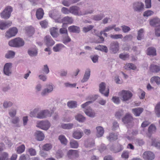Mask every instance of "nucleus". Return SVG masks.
Segmentation results:
<instances>
[{
  "mask_svg": "<svg viewBox=\"0 0 160 160\" xmlns=\"http://www.w3.org/2000/svg\"><path fill=\"white\" fill-rule=\"evenodd\" d=\"M160 23V20L157 18H154L150 21V25L152 26L157 27Z\"/></svg>",
  "mask_w": 160,
  "mask_h": 160,
  "instance_id": "31",
  "label": "nucleus"
},
{
  "mask_svg": "<svg viewBox=\"0 0 160 160\" xmlns=\"http://www.w3.org/2000/svg\"><path fill=\"white\" fill-rule=\"evenodd\" d=\"M58 28L54 27L51 28L50 29V34L53 38L57 37L58 36Z\"/></svg>",
  "mask_w": 160,
  "mask_h": 160,
  "instance_id": "24",
  "label": "nucleus"
},
{
  "mask_svg": "<svg viewBox=\"0 0 160 160\" xmlns=\"http://www.w3.org/2000/svg\"><path fill=\"white\" fill-rule=\"evenodd\" d=\"M155 34L157 37L160 36V25L156 27L155 28Z\"/></svg>",
  "mask_w": 160,
  "mask_h": 160,
  "instance_id": "64",
  "label": "nucleus"
},
{
  "mask_svg": "<svg viewBox=\"0 0 160 160\" xmlns=\"http://www.w3.org/2000/svg\"><path fill=\"white\" fill-rule=\"evenodd\" d=\"M52 148V145L50 143L46 144L43 145L42 147V149L44 150L48 151Z\"/></svg>",
  "mask_w": 160,
  "mask_h": 160,
  "instance_id": "57",
  "label": "nucleus"
},
{
  "mask_svg": "<svg viewBox=\"0 0 160 160\" xmlns=\"http://www.w3.org/2000/svg\"><path fill=\"white\" fill-rule=\"evenodd\" d=\"M12 66V63H6L4 65L3 72L4 74L7 75H9L11 73L10 68Z\"/></svg>",
  "mask_w": 160,
  "mask_h": 160,
  "instance_id": "17",
  "label": "nucleus"
},
{
  "mask_svg": "<svg viewBox=\"0 0 160 160\" xmlns=\"http://www.w3.org/2000/svg\"><path fill=\"white\" fill-rule=\"evenodd\" d=\"M62 28H61V35H65V34H68V31L67 29V25L66 24L62 25Z\"/></svg>",
  "mask_w": 160,
  "mask_h": 160,
  "instance_id": "45",
  "label": "nucleus"
},
{
  "mask_svg": "<svg viewBox=\"0 0 160 160\" xmlns=\"http://www.w3.org/2000/svg\"><path fill=\"white\" fill-rule=\"evenodd\" d=\"M44 11L43 9L41 8H38L36 12V16L38 19H42L44 15Z\"/></svg>",
  "mask_w": 160,
  "mask_h": 160,
  "instance_id": "30",
  "label": "nucleus"
},
{
  "mask_svg": "<svg viewBox=\"0 0 160 160\" xmlns=\"http://www.w3.org/2000/svg\"><path fill=\"white\" fill-rule=\"evenodd\" d=\"M18 32V30L16 27L11 28L6 33L5 36L8 38L15 36Z\"/></svg>",
  "mask_w": 160,
  "mask_h": 160,
  "instance_id": "8",
  "label": "nucleus"
},
{
  "mask_svg": "<svg viewBox=\"0 0 160 160\" xmlns=\"http://www.w3.org/2000/svg\"><path fill=\"white\" fill-rule=\"evenodd\" d=\"M93 12V10L90 9L80 11L79 16L84 15L88 14H91Z\"/></svg>",
  "mask_w": 160,
  "mask_h": 160,
  "instance_id": "41",
  "label": "nucleus"
},
{
  "mask_svg": "<svg viewBox=\"0 0 160 160\" xmlns=\"http://www.w3.org/2000/svg\"><path fill=\"white\" fill-rule=\"evenodd\" d=\"M36 126L42 129L46 130L50 127V123L48 121H41L37 122Z\"/></svg>",
  "mask_w": 160,
  "mask_h": 160,
  "instance_id": "6",
  "label": "nucleus"
},
{
  "mask_svg": "<svg viewBox=\"0 0 160 160\" xmlns=\"http://www.w3.org/2000/svg\"><path fill=\"white\" fill-rule=\"evenodd\" d=\"M73 19L71 17L68 16H66L63 18L62 20V22L63 24H71L72 23Z\"/></svg>",
  "mask_w": 160,
  "mask_h": 160,
  "instance_id": "23",
  "label": "nucleus"
},
{
  "mask_svg": "<svg viewBox=\"0 0 160 160\" xmlns=\"http://www.w3.org/2000/svg\"><path fill=\"white\" fill-rule=\"evenodd\" d=\"M132 96V92L128 90H123L120 92L121 99L123 102H127L131 99Z\"/></svg>",
  "mask_w": 160,
  "mask_h": 160,
  "instance_id": "2",
  "label": "nucleus"
},
{
  "mask_svg": "<svg viewBox=\"0 0 160 160\" xmlns=\"http://www.w3.org/2000/svg\"><path fill=\"white\" fill-rule=\"evenodd\" d=\"M90 75V69L89 68L87 69L85 72L82 79L81 80L82 83L87 82L89 79Z\"/></svg>",
  "mask_w": 160,
  "mask_h": 160,
  "instance_id": "22",
  "label": "nucleus"
},
{
  "mask_svg": "<svg viewBox=\"0 0 160 160\" xmlns=\"http://www.w3.org/2000/svg\"><path fill=\"white\" fill-rule=\"evenodd\" d=\"M110 37L113 39H122L123 38V37L122 35L121 34L115 35L111 34L110 35Z\"/></svg>",
  "mask_w": 160,
  "mask_h": 160,
  "instance_id": "55",
  "label": "nucleus"
},
{
  "mask_svg": "<svg viewBox=\"0 0 160 160\" xmlns=\"http://www.w3.org/2000/svg\"><path fill=\"white\" fill-rule=\"evenodd\" d=\"M143 158L146 160H152L154 158L155 155L150 151L145 152L142 155Z\"/></svg>",
  "mask_w": 160,
  "mask_h": 160,
  "instance_id": "9",
  "label": "nucleus"
},
{
  "mask_svg": "<svg viewBox=\"0 0 160 160\" xmlns=\"http://www.w3.org/2000/svg\"><path fill=\"white\" fill-rule=\"evenodd\" d=\"M49 15L50 17L55 20L56 22H59L60 20L59 10L56 9H53L49 12Z\"/></svg>",
  "mask_w": 160,
  "mask_h": 160,
  "instance_id": "4",
  "label": "nucleus"
},
{
  "mask_svg": "<svg viewBox=\"0 0 160 160\" xmlns=\"http://www.w3.org/2000/svg\"><path fill=\"white\" fill-rule=\"evenodd\" d=\"M73 124L69 123L66 124H62L61 127L64 129H69L72 128L73 127Z\"/></svg>",
  "mask_w": 160,
  "mask_h": 160,
  "instance_id": "44",
  "label": "nucleus"
},
{
  "mask_svg": "<svg viewBox=\"0 0 160 160\" xmlns=\"http://www.w3.org/2000/svg\"><path fill=\"white\" fill-rule=\"evenodd\" d=\"M103 14H98L94 15L92 17V19L95 21H99L102 19L103 17Z\"/></svg>",
  "mask_w": 160,
  "mask_h": 160,
  "instance_id": "54",
  "label": "nucleus"
},
{
  "mask_svg": "<svg viewBox=\"0 0 160 160\" xmlns=\"http://www.w3.org/2000/svg\"><path fill=\"white\" fill-rule=\"evenodd\" d=\"M150 69L152 72L157 73L160 71V66L154 64H151L150 66Z\"/></svg>",
  "mask_w": 160,
  "mask_h": 160,
  "instance_id": "21",
  "label": "nucleus"
},
{
  "mask_svg": "<svg viewBox=\"0 0 160 160\" xmlns=\"http://www.w3.org/2000/svg\"><path fill=\"white\" fill-rule=\"evenodd\" d=\"M8 157V154L6 152H4L0 154V160H7Z\"/></svg>",
  "mask_w": 160,
  "mask_h": 160,
  "instance_id": "56",
  "label": "nucleus"
},
{
  "mask_svg": "<svg viewBox=\"0 0 160 160\" xmlns=\"http://www.w3.org/2000/svg\"><path fill=\"white\" fill-rule=\"evenodd\" d=\"M12 8L10 6H8L6 7L3 11L1 13L0 15L2 18L5 19H8L11 16V14L12 12Z\"/></svg>",
  "mask_w": 160,
  "mask_h": 160,
  "instance_id": "3",
  "label": "nucleus"
},
{
  "mask_svg": "<svg viewBox=\"0 0 160 160\" xmlns=\"http://www.w3.org/2000/svg\"><path fill=\"white\" fill-rule=\"evenodd\" d=\"M48 110L42 111L37 114V117L38 118L42 119L46 118L47 116H51Z\"/></svg>",
  "mask_w": 160,
  "mask_h": 160,
  "instance_id": "12",
  "label": "nucleus"
},
{
  "mask_svg": "<svg viewBox=\"0 0 160 160\" xmlns=\"http://www.w3.org/2000/svg\"><path fill=\"white\" fill-rule=\"evenodd\" d=\"M143 109L142 108H138L132 109V112L134 115L137 117L139 116L143 111Z\"/></svg>",
  "mask_w": 160,
  "mask_h": 160,
  "instance_id": "32",
  "label": "nucleus"
},
{
  "mask_svg": "<svg viewBox=\"0 0 160 160\" xmlns=\"http://www.w3.org/2000/svg\"><path fill=\"white\" fill-rule=\"evenodd\" d=\"M123 149V147L120 144L118 145L116 147L113 145H112L110 148L111 150L114 153L119 152L122 150Z\"/></svg>",
  "mask_w": 160,
  "mask_h": 160,
  "instance_id": "19",
  "label": "nucleus"
},
{
  "mask_svg": "<svg viewBox=\"0 0 160 160\" xmlns=\"http://www.w3.org/2000/svg\"><path fill=\"white\" fill-rule=\"evenodd\" d=\"M40 24L42 28H46L48 26V23L47 21L46 20H44L41 21L40 22Z\"/></svg>",
  "mask_w": 160,
  "mask_h": 160,
  "instance_id": "62",
  "label": "nucleus"
},
{
  "mask_svg": "<svg viewBox=\"0 0 160 160\" xmlns=\"http://www.w3.org/2000/svg\"><path fill=\"white\" fill-rule=\"evenodd\" d=\"M84 112L87 116L93 118L95 116V112L90 108L87 109L85 110Z\"/></svg>",
  "mask_w": 160,
  "mask_h": 160,
  "instance_id": "26",
  "label": "nucleus"
},
{
  "mask_svg": "<svg viewBox=\"0 0 160 160\" xmlns=\"http://www.w3.org/2000/svg\"><path fill=\"white\" fill-rule=\"evenodd\" d=\"M132 120V117L130 114L128 113L122 119V122L126 124L131 122Z\"/></svg>",
  "mask_w": 160,
  "mask_h": 160,
  "instance_id": "20",
  "label": "nucleus"
},
{
  "mask_svg": "<svg viewBox=\"0 0 160 160\" xmlns=\"http://www.w3.org/2000/svg\"><path fill=\"white\" fill-rule=\"evenodd\" d=\"M144 30L143 29H141L138 32V35L137 37L138 40H140L142 39L143 38Z\"/></svg>",
  "mask_w": 160,
  "mask_h": 160,
  "instance_id": "51",
  "label": "nucleus"
},
{
  "mask_svg": "<svg viewBox=\"0 0 160 160\" xmlns=\"http://www.w3.org/2000/svg\"><path fill=\"white\" fill-rule=\"evenodd\" d=\"M107 139L110 141L115 140L117 139L118 136L114 133H111L107 137Z\"/></svg>",
  "mask_w": 160,
  "mask_h": 160,
  "instance_id": "46",
  "label": "nucleus"
},
{
  "mask_svg": "<svg viewBox=\"0 0 160 160\" xmlns=\"http://www.w3.org/2000/svg\"><path fill=\"white\" fill-rule=\"evenodd\" d=\"M99 91L100 92L106 97L108 96L109 89L106 87V84L103 82H101L99 85Z\"/></svg>",
  "mask_w": 160,
  "mask_h": 160,
  "instance_id": "5",
  "label": "nucleus"
},
{
  "mask_svg": "<svg viewBox=\"0 0 160 160\" xmlns=\"http://www.w3.org/2000/svg\"><path fill=\"white\" fill-rule=\"evenodd\" d=\"M156 131V126L152 124L150 125L148 130V132L147 133V135L149 138H150L152 134L155 133Z\"/></svg>",
  "mask_w": 160,
  "mask_h": 160,
  "instance_id": "13",
  "label": "nucleus"
},
{
  "mask_svg": "<svg viewBox=\"0 0 160 160\" xmlns=\"http://www.w3.org/2000/svg\"><path fill=\"white\" fill-rule=\"evenodd\" d=\"M109 49L114 53H116L119 49V44L117 41H113L110 45Z\"/></svg>",
  "mask_w": 160,
  "mask_h": 160,
  "instance_id": "7",
  "label": "nucleus"
},
{
  "mask_svg": "<svg viewBox=\"0 0 160 160\" xmlns=\"http://www.w3.org/2000/svg\"><path fill=\"white\" fill-rule=\"evenodd\" d=\"M70 13L74 15L79 16L80 11V8L76 6H73L70 8Z\"/></svg>",
  "mask_w": 160,
  "mask_h": 160,
  "instance_id": "16",
  "label": "nucleus"
},
{
  "mask_svg": "<svg viewBox=\"0 0 160 160\" xmlns=\"http://www.w3.org/2000/svg\"><path fill=\"white\" fill-rule=\"evenodd\" d=\"M47 86L48 87V88L45 89L41 93L42 95H45L47 93L50 92L53 90V87L52 85H48Z\"/></svg>",
  "mask_w": 160,
  "mask_h": 160,
  "instance_id": "34",
  "label": "nucleus"
},
{
  "mask_svg": "<svg viewBox=\"0 0 160 160\" xmlns=\"http://www.w3.org/2000/svg\"><path fill=\"white\" fill-rule=\"evenodd\" d=\"M68 141L65 136L63 135H61V143L62 144L66 146L68 143Z\"/></svg>",
  "mask_w": 160,
  "mask_h": 160,
  "instance_id": "53",
  "label": "nucleus"
},
{
  "mask_svg": "<svg viewBox=\"0 0 160 160\" xmlns=\"http://www.w3.org/2000/svg\"><path fill=\"white\" fill-rule=\"evenodd\" d=\"M62 42L65 44H67L71 41V39L68 34L61 36Z\"/></svg>",
  "mask_w": 160,
  "mask_h": 160,
  "instance_id": "29",
  "label": "nucleus"
},
{
  "mask_svg": "<svg viewBox=\"0 0 160 160\" xmlns=\"http://www.w3.org/2000/svg\"><path fill=\"white\" fill-rule=\"evenodd\" d=\"M155 112L158 117H160V102H158L155 107Z\"/></svg>",
  "mask_w": 160,
  "mask_h": 160,
  "instance_id": "40",
  "label": "nucleus"
},
{
  "mask_svg": "<svg viewBox=\"0 0 160 160\" xmlns=\"http://www.w3.org/2000/svg\"><path fill=\"white\" fill-rule=\"evenodd\" d=\"M28 53L31 56H35L37 54V51L35 46L33 49H30L28 51Z\"/></svg>",
  "mask_w": 160,
  "mask_h": 160,
  "instance_id": "43",
  "label": "nucleus"
},
{
  "mask_svg": "<svg viewBox=\"0 0 160 160\" xmlns=\"http://www.w3.org/2000/svg\"><path fill=\"white\" fill-rule=\"evenodd\" d=\"M97 130V136L98 137H100L103 134L104 131L103 128L101 126L97 127L96 128Z\"/></svg>",
  "mask_w": 160,
  "mask_h": 160,
  "instance_id": "35",
  "label": "nucleus"
},
{
  "mask_svg": "<svg viewBox=\"0 0 160 160\" xmlns=\"http://www.w3.org/2000/svg\"><path fill=\"white\" fill-rule=\"evenodd\" d=\"M42 71L43 73L47 74L49 73V70L47 65H45L43 66V67L42 68Z\"/></svg>",
  "mask_w": 160,
  "mask_h": 160,
  "instance_id": "63",
  "label": "nucleus"
},
{
  "mask_svg": "<svg viewBox=\"0 0 160 160\" xmlns=\"http://www.w3.org/2000/svg\"><path fill=\"white\" fill-rule=\"evenodd\" d=\"M147 54L149 55L156 56V51L155 48L152 47H149L147 50Z\"/></svg>",
  "mask_w": 160,
  "mask_h": 160,
  "instance_id": "33",
  "label": "nucleus"
},
{
  "mask_svg": "<svg viewBox=\"0 0 160 160\" xmlns=\"http://www.w3.org/2000/svg\"><path fill=\"white\" fill-rule=\"evenodd\" d=\"M122 31L124 33H127L131 30L130 28L126 25H122L121 26Z\"/></svg>",
  "mask_w": 160,
  "mask_h": 160,
  "instance_id": "60",
  "label": "nucleus"
},
{
  "mask_svg": "<svg viewBox=\"0 0 160 160\" xmlns=\"http://www.w3.org/2000/svg\"><path fill=\"white\" fill-rule=\"evenodd\" d=\"M68 30L69 32L73 33H79L80 31V28L79 27L74 25L69 27Z\"/></svg>",
  "mask_w": 160,
  "mask_h": 160,
  "instance_id": "27",
  "label": "nucleus"
},
{
  "mask_svg": "<svg viewBox=\"0 0 160 160\" xmlns=\"http://www.w3.org/2000/svg\"><path fill=\"white\" fill-rule=\"evenodd\" d=\"M44 42L47 46H52L55 44V42L49 36H46L44 38Z\"/></svg>",
  "mask_w": 160,
  "mask_h": 160,
  "instance_id": "10",
  "label": "nucleus"
},
{
  "mask_svg": "<svg viewBox=\"0 0 160 160\" xmlns=\"http://www.w3.org/2000/svg\"><path fill=\"white\" fill-rule=\"evenodd\" d=\"M8 44L11 47H19L23 46L24 44V42L22 38H17L10 41Z\"/></svg>",
  "mask_w": 160,
  "mask_h": 160,
  "instance_id": "1",
  "label": "nucleus"
},
{
  "mask_svg": "<svg viewBox=\"0 0 160 160\" xmlns=\"http://www.w3.org/2000/svg\"><path fill=\"white\" fill-rule=\"evenodd\" d=\"M132 38V36L131 34H128L125 36L123 38L122 40L125 42L126 41H131Z\"/></svg>",
  "mask_w": 160,
  "mask_h": 160,
  "instance_id": "58",
  "label": "nucleus"
},
{
  "mask_svg": "<svg viewBox=\"0 0 160 160\" xmlns=\"http://www.w3.org/2000/svg\"><path fill=\"white\" fill-rule=\"evenodd\" d=\"M68 106L70 108H74L77 107V102L74 101H70L67 103Z\"/></svg>",
  "mask_w": 160,
  "mask_h": 160,
  "instance_id": "36",
  "label": "nucleus"
},
{
  "mask_svg": "<svg viewBox=\"0 0 160 160\" xmlns=\"http://www.w3.org/2000/svg\"><path fill=\"white\" fill-rule=\"evenodd\" d=\"M152 144L157 148L160 149V141H157L155 138L152 139Z\"/></svg>",
  "mask_w": 160,
  "mask_h": 160,
  "instance_id": "49",
  "label": "nucleus"
},
{
  "mask_svg": "<svg viewBox=\"0 0 160 160\" xmlns=\"http://www.w3.org/2000/svg\"><path fill=\"white\" fill-rule=\"evenodd\" d=\"M35 136L37 139L40 141L42 140L44 138L43 133L41 131H37L35 133Z\"/></svg>",
  "mask_w": 160,
  "mask_h": 160,
  "instance_id": "25",
  "label": "nucleus"
},
{
  "mask_svg": "<svg viewBox=\"0 0 160 160\" xmlns=\"http://www.w3.org/2000/svg\"><path fill=\"white\" fill-rule=\"evenodd\" d=\"M144 4L141 2H136L133 3V8L136 11H140L143 8Z\"/></svg>",
  "mask_w": 160,
  "mask_h": 160,
  "instance_id": "15",
  "label": "nucleus"
},
{
  "mask_svg": "<svg viewBox=\"0 0 160 160\" xmlns=\"http://www.w3.org/2000/svg\"><path fill=\"white\" fill-rule=\"evenodd\" d=\"M15 52L12 51H9L5 55V57L7 58H12L14 56Z\"/></svg>",
  "mask_w": 160,
  "mask_h": 160,
  "instance_id": "59",
  "label": "nucleus"
},
{
  "mask_svg": "<svg viewBox=\"0 0 160 160\" xmlns=\"http://www.w3.org/2000/svg\"><path fill=\"white\" fill-rule=\"evenodd\" d=\"M83 132L79 129H77L74 131L72 133V136L76 139H79L83 135Z\"/></svg>",
  "mask_w": 160,
  "mask_h": 160,
  "instance_id": "11",
  "label": "nucleus"
},
{
  "mask_svg": "<svg viewBox=\"0 0 160 160\" xmlns=\"http://www.w3.org/2000/svg\"><path fill=\"white\" fill-rule=\"evenodd\" d=\"M112 101L115 104H118L120 102V100L118 97L113 96L112 99Z\"/></svg>",
  "mask_w": 160,
  "mask_h": 160,
  "instance_id": "61",
  "label": "nucleus"
},
{
  "mask_svg": "<svg viewBox=\"0 0 160 160\" xmlns=\"http://www.w3.org/2000/svg\"><path fill=\"white\" fill-rule=\"evenodd\" d=\"M70 147L73 148H77L78 147L79 144L77 141L72 139L70 142Z\"/></svg>",
  "mask_w": 160,
  "mask_h": 160,
  "instance_id": "38",
  "label": "nucleus"
},
{
  "mask_svg": "<svg viewBox=\"0 0 160 160\" xmlns=\"http://www.w3.org/2000/svg\"><path fill=\"white\" fill-rule=\"evenodd\" d=\"M67 156L69 158H73L78 157V152L76 150H70L67 152Z\"/></svg>",
  "mask_w": 160,
  "mask_h": 160,
  "instance_id": "14",
  "label": "nucleus"
},
{
  "mask_svg": "<svg viewBox=\"0 0 160 160\" xmlns=\"http://www.w3.org/2000/svg\"><path fill=\"white\" fill-rule=\"evenodd\" d=\"M75 118L77 121L81 122H84L85 120V117L80 114H78L76 115Z\"/></svg>",
  "mask_w": 160,
  "mask_h": 160,
  "instance_id": "50",
  "label": "nucleus"
},
{
  "mask_svg": "<svg viewBox=\"0 0 160 160\" xmlns=\"http://www.w3.org/2000/svg\"><path fill=\"white\" fill-rule=\"evenodd\" d=\"M92 25H89L83 27L82 28V31L84 33H87L91 31L93 28Z\"/></svg>",
  "mask_w": 160,
  "mask_h": 160,
  "instance_id": "48",
  "label": "nucleus"
},
{
  "mask_svg": "<svg viewBox=\"0 0 160 160\" xmlns=\"http://www.w3.org/2000/svg\"><path fill=\"white\" fill-rule=\"evenodd\" d=\"M95 144L94 140L92 138H88L85 141L84 146L86 148H91Z\"/></svg>",
  "mask_w": 160,
  "mask_h": 160,
  "instance_id": "18",
  "label": "nucleus"
},
{
  "mask_svg": "<svg viewBox=\"0 0 160 160\" xmlns=\"http://www.w3.org/2000/svg\"><path fill=\"white\" fill-rule=\"evenodd\" d=\"M25 146L24 144H22L18 147L17 149V152L18 154H21L25 150Z\"/></svg>",
  "mask_w": 160,
  "mask_h": 160,
  "instance_id": "52",
  "label": "nucleus"
},
{
  "mask_svg": "<svg viewBox=\"0 0 160 160\" xmlns=\"http://www.w3.org/2000/svg\"><path fill=\"white\" fill-rule=\"evenodd\" d=\"M124 68L127 70L132 69L135 70L136 68V66L133 64L128 63L126 64Z\"/></svg>",
  "mask_w": 160,
  "mask_h": 160,
  "instance_id": "42",
  "label": "nucleus"
},
{
  "mask_svg": "<svg viewBox=\"0 0 160 160\" xmlns=\"http://www.w3.org/2000/svg\"><path fill=\"white\" fill-rule=\"evenodd\" d=\"M12 23V22L9 21L6 22L1 21L0 22V29L1 30L4 29L6 27L10 26Z\"/></svg>",
  "mask_w": 160,
  "mask_h": 160,
  "instance_id": "28",
  "label": "nucleus"
},
{
  "mask_svg": "<svg viewBox=\"0 0 160 160\" xmlns=\"http://www.w3.org/2000/svg\"><path fill=\"white\" fill-rule=\"evenodd\" d=\"M150 82L152 83L155 82L157 85L160 84V78L158 76H155L152 77L150 79Z\"/></svg>",
  "mask_w": 160,
  "mask_h": 160,
  "instance_id": "39",
  "label": "nucleus"
},
{
  "mask_svg": "<svg viewBox=\"0 0 160 160\" xmlns=\"http://www.w3.org/2000/svg\"><path fill=\"white\" fill-rule=\"evenodd\" d=\"M95 49L104 52L106 53L108 52V49L107 47L104 45H99L95 48Z\"/></svg>",
  "mask_w": 160,
  "mask_h": 160,
  "instance_id": "37",
  "label": "nucleus"
},
{
  "mask_svg": "<svg viewBox=\"0 0 160 160\" xmlns=\"http://www.w3.org/2000/svg\"><path fill=\"white\" fill-rule=\"evenodd\" d=\"M124 114L123 111L122 110H120L116 112L115 117L116 118L120 119Z\"/></svg>",
  "mask_w": 160,
  "mask_h": 160,
  "instance_id": "47",
  "label": "nucleus"
}]
</instances>
